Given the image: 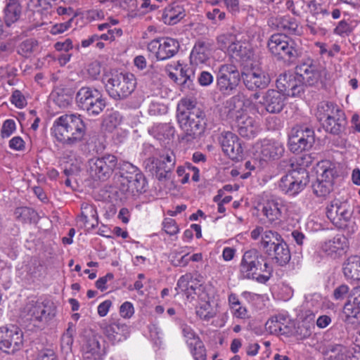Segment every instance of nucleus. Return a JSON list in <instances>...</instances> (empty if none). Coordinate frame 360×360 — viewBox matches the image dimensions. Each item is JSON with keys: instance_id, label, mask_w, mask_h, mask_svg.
<instances>
[{"instance_id": "f257e3e1", "label": "nucleus", "mask_w": 360, "mask_h": 360, "mask_svg": "<svg viewBox=\"0 0 360 360\" xmlns=\"http://www.w3.org/2000/svg\"><path fill=\"white\" fill-rule=\"evenodd\" d=\"M176 118L182 131L181 142L191 145L204 134L207 121L205 112L190 100H181V108L178 107Z\"/></svg>"}, {"instance_id": "f03ea898", "label": "nucleus", "mask_w": 360, "mask_h": 360, "mask_svg": "<svg viewBox=\"0 0 360 360\" xmlns=\"http://www.w3.org/2000/svg\"><path fill=\"white\" fill-rule=\"evenodd\" d=\"M86 127L78 114H65L58 117L51 128L52 134L63 145L72 146L82 141Z\"/></svg>"}, {"instance_id": "7ed1b4c3", "label": "nucleus", "mask_w": 360, "mask_h": 360, "mask_svg": "<svg viewBox=\"0 0 360 360\" xmlns=\"http://www.w3.org/2000/svg\"><path fill=\"white\" fill-rule=\"evenodd\" d=\"M312 163V158L304 154L297 161L299 167L284 175L278 184L279 188L285 194L295 195L301 192L309 183V174L306 167Z\"/></svg>"}, {"instance_id": "20e7f679", "label": "nucleus", "mask_w": 360, "mask_h": 360, "mask_svg": "<svg viewBox=\"0 0 360 360\" xmlns=\"http://www.w3.org/2000/svg\"><path fill=\"white\" fill-rule=\"evenodd\" d=\"M353 210L347 201L334 199L326 207V215L330 221L340 229L354 233L358 226L352 220Z\"/></svg>"}, {"instance_id": "39448f33", "label": "nucleus", "mask_w": 360, "mask_h": 360, "mask_svg": "<svg viewBox=\"0 0 360 360\" xmlns=\"http://www.w3.org/2000/svg\"><path fill=\"white\" fill-rule=\"evenodd\" d=\"M267 48L277 60L293 63L300 55L294 40L283 34H274L267 41Z\"/></svg>"}, {"instance_id": "423d86ee", "label": "nucleus", "mask_w": 360, "mask_h": 360, "mask_svg": "<svg viewBox=\"0 0 360 360\" xmlns=\"http://www.w3.org/2000/svg\"><path fill=\"white\" fill-rule=\"evenodd\" d=\"M104 83L108 95L115 100H122L128 97L136 85L134 75L129 72L112 73Z\"/></svg>"}, {"instance_id": "0eeeda50", "label": "nucleus", "mask_w": 360, "mask_h": 360, "mask_svg": "<svg viewBox=\"0 0 360 360\" xmlns=\"http://www.w3.org/2000/svg\"><path fill=\"white\" fill-rule=\"evenodd\" d=\"M258 271L269 273L273 271V268L257 250L246 251L240 264L241 276L243 278L254 279Z\"/></svg>"}, {"instance_id": "6e6552de", "label": "nucleus", "mask_w": 360, "mask_h": 360, "mask_svg": "<svg viewBox=\"0 0 360 360\" xmlns=\"http://www.w3.org/2000/svg\"><path fill=\"white\" fill-rule=\"evenodd\" d=\"M216 74L217 89L223 95L233 94L242 79L238 68L233 64L220 65Z\"/></svg>"}, {"instance_id": "1a4fd4ad", "label": "nucleus", "mask_w": 360, "mask_h": 360, "mask_svg": "<svg viewBox=\"0 0 360 360\" xmlns=\"http://www.w3.org/2000/svg\"><path fill=\"white\" fill-rule=\"evenodd\" d=\"M297 74L302 78L303 85L324 88L326 70L312 60H307L296 66Z\"/></svg>"}, {"instance_id": "9d476101", "label": "nucleus", "mask_w": 360, "mask_h": 360, "mask_svg": "<svg viewBox=\"0 0 360 360\" xmlns=\"http://www.w3.org/2000/svg\"><path fill=\"white\" fill-rule=\"evenodd\" d=\"M118 163L116 156L105 154L89 160L87 171L93 179L104 181L110 178Z\"/></svg>"}, {"instance_id": "9b49d317", "label": "nucleus", "mask_w": 360, "mask_h": 360, "mask_svg": "<svg viewBox=\"0 0 360 360\" xmlns=\"http://www.w3.org/2000/svg\"><path fill=\"white\" fill-rule=\"evenodd\" d=\"M315 141V134L307 125H296L290 131L288 140L289 149L295 153L308 150Z\"/></svg>"}, {"instance_id": "f8f14e48", "label": "nucleus", "mask_w": 360, "mask_h": 360, "mask_svg": "<svg viewBox=\"0 0 360 360\" xmlns=\"http://www.w3.org/2000/svg\"><path fill=\"white\" fill-rule=\"evenodd\" d=\"M23 346V335L20 329L15 326L0 328V350L14 354Z\"/></svg>"}, {"instance_id": "ddd939ff", "label": "nucleus", "mask_w": 360, "mask_h": 360, "mask_svg": "<svg viewBox=\"0 0 360 360\" xmlns=\"http://www.w3.org/2000/svg\"><path fill=\"white\" fill-rule=\"evenodd\" d=\"M245 86L250 91H259L266 89L270 82L269 74L259 65H252L241 73Z\"/></svg>"}, {"instance_id": "4468645a", "label": "nucleus", "mask_w": 360, "mask_h": 360, "mask_svg": "<svg viewBox=\"0 0 360 360\" xmlns=\"http://www.w3.org/2000/svg\"><path fill=\"white\" fill-rule=\"evenodd\" d=\"M180 48L179 41L171 37H161L152 40L148 50L154 53L157 59L164 60L173 57Z\"/></svg>"}, {"instance_id": "2eb2a0df", "label": "nucleus", "mask_w": 360, "mask_h": 360, "mask_svg": "<svg viewBox=\"0 0 360 360\" xmlns=\"http://www.w3.org/2000/svg\"><path fill=\"white\" fill-rule=\"evenodd\" d=\"M283 209V204L273 198L263 199L257 206L258 211L261 212L266 221L271 224H279L281 221Z\"/></svg>"}, {"instance_id": "dca6fc26", "label": "nucleus", "mask_w": 360, "mask_h": 360, "mask_svg": "<svg viewBox=\"0 0 360 360\" xmlns=\"http://www.w3.org/2000/svg\"><path fill=\"white\" fill-rule=\"evenodd\" d=\"M285 96L280 90L268 89L262 97L259 103L264 107L266 112L280 113L285 105Z\"/></svg>"}, {"instance_id": "f3484780", "label": "nucleus", "mask_w": 360, "mask_h": 360, "mask_svg": "<svg viewBox=\"0 0 360 360\" xmlns=\"http://www.w3.org/2000/svg\"><path fill=\"white\" fill-rule=\"evenodd\" d=\"M256 147V152L260 160L264 162L278 160L283 156L285 150L282 143L271 139L262 140Z\"/></svg>"}, {"instance_id": "a211bd4d", "label": "nucleus", "mask_w": 360, "mask_h": 360, "mask_svg": "<svg viewBox=\"0 0 360 360\" xmlns=\"http://www.w3.org/2000/svg\"><path fill=\"white\" fill-rule=\"evenodd\" d=\"M100 328L108 340L113 344L126 340L129 334L128 326L120 321H103Z\"/></svg>"}, {"instance_id": "6ab92c4d", "label": "nucleus", "mask_w": 360, "mask_h": 360, "mask_svg": "<svg viewBox=\"0 0 360 360\" xmlns=\"http://www.w3.org/2000/svg\"><path fill=\"white\" fill-rule=\"evenodd\" d=\"M327 360H360V346L347 347L342 345H330L324 352Z\"/></svg>"}, {"instance_id": "aec40b11", "label": "nucleus", "mask_w": 360, "mask_h": 360, "mask_svg": "<svg viewBox=\"0 0 360 360\" xmlns=\"http://www.w3.org/2000/svg\"><path fill=\"white\" fill-rule=\"evenodd\" d=\"M25 310L31 320H47L55 316V307L51 302L31 301L26 304Z\"/></svg>"}, {"instance_id": "412c9836", "label": "nucleus", "mask_w": 360, "mask_h": 360, "mask_svg": "<svg viewBox=\"0 0 360 360\" xmlns=\"http://www.w3.org/2000/svg\"><path fill=\"white\" fill-rule=\"evenodd\" d=\"M278 87L281 91H284V94L295 97L300 96L304 92V85L300 75L295 74L284 75L277 80Z\"/></svg>"}, {"instance_id": "4be33fe9", "label": "nucleus", "mask_w": 360, "mask_h": 360, "mask_svg": "<svg viewBox=\"0 0 360 360\" xmlns=\"http://www.w3.org/2000/svg\"><path fill=\"white\" fill-rule=\"evenodd\" d=\"M223 151L231 159H236L243 153L241 144L238 136L231 132L226 131L221 134L219 137Z\"/></svg>"}, {"instance_id": "5701e85b", "label": "nucleus", "mask_w": 360, "mask_h": 360, "mask_svg": "<svg viewBox=\"0 0 360 360\" xmlns=\"http://www.w3.org/2000/svg\"><path fill=\"white\" fill-rule=\"evenodd\" d=\"M348 248V242L346 237L342 235H336L322 245V250L332 258L336 259L341 257Z\"/></svg>"}, {"instance_id": "b1692460", "label": "nucleus", "mask_w": 360, "mask_h": 360, "mask_svg": "<svg viewBox=\"0 0 360 360\" xmlns=\"http://www.w3.org/2000/svg\"><path fill=\"white\" fill-rule=\"evenodd\" d=\"M118 186L120 191L127 195H136L146 191L147 181L143 173H138L130 180L124 179L122 185Z\"/></svg>"}, {"instance_id": "393cba45", "label": "nucleus", "mask_w": 360, "mask_h": 360, "mask_svg": "<svg viewBox=\"0 0 360 360\" xmlns=\"http://www.w3.org/2000/svg\"><path fill=\"white\" fill-rule=\"evenodd\" d=\"M212 55V44L206 41L198 40L195 42L190 54L191 64L196 65L206 63Z\"/></svg>"}, {"instance_id": "a878e982", "label": "nucleus", "mask_w": 360, "mask_h": 360, "mask_svg": "<svg viewBox=\"0 0 360 360\" xmlns=\"http://www.w3.org/2000/svg\"><path fill=\"white\" fill-rule=\"evenodd\" d=\"M144 167L146 170L150 172L153 175L159 180L162 181L169 178V174L173 169L167 170L166 169L165 161L160 158L151 157L147 158L144 162Z\"/></svg>"}, {"instance_id": "bb28decb", "label": "nucleus", "mask_w": 360, "mask_h": 360, "mask_svg": "<svg viewBox=\"0 0 360 360\" xmlns=\"http://www.w3.org/2000/svg\"><path fill=\"white\" fill-rule=\"evenodd\" d=\"M321 125L326 131L333 135L340 136L345 132L347 125L345 112L342 110L340 111L322 122Z\"/></svg>"}, {"instance_id": "cd10ccee", "label": "nucleus", "mask_w": 360, "mask_h": 360, "mask_svg": "<svg viewBox=\"0 0 360 360\" xmlns=\"http://www.w3.org/2000/svg\"><path fill=\"white\" fill-rule=\"evenodd\" d=\"M279 266L288 264L291 258L290 252L287 243L282 238L271 249L266 252Z\"/></svg>"}, {"instance_id": "c85d7f7f", "label": "nucleus", "mask_w": 360, "mask_h": 360, "mask_svg": "<svg viewBox=\"0 0 360 360\" xmlns=\"http://www.w3.org/2000/svg\"><path fill=\"white\" fill-rule=\"evenodd\" d=\"M237 125L238 134L244 138H254L258 132V124L251 117L240 116L237 119Z\"/></svg>"}, {"instance_id": "c756f323", "label": "nucleus", "mask_w": 360, "mask_h": 360, "mask_svg": "<svg viewBox=\"0 0 360 360\" xmlns=\"http://www.w3.org/2000/svg\"><path fill=\"white\" fill-rule=\"evenodd\" d=\"M343 313L347 318H358L360 314V286L354 288L345 304Z\"/></svg>"}, {"instance_id": "7c9ffc66", "label": "nucleus", "mask_w": 360, "mask_h": 360, "mask_svg": "<svg viewBox=\"0 0 360 360\" xmlns=\"http://www.w3.org/2000/svg\"><path fill=\"white\" fill-rule=\"evenodd\" d=\"M186 15L185 10L179 4H172L167 6L162 15V20L165 24L174 25L177 24Z\"/></svg>"}, {"instance_id": "2f4dec72", "label": "nucleus", "mask_w": 360, "mask_h": 360, "mask_svg": "<svg viewBox=\"0 0 360 360\" xmlns=\"http://www.w3.org/2000/svg\"><path fill=\"white\" fill-rule=\"evenodd\" d=\"M340 108L335 103L323 101L318 103L316 110V117L321 124L327 119L334 116L341 111Z\"/></svg>"}, {"instance_id": "473e14b6", "label": "nucleus", "mask_w": 360, "mask_h": 360, "mask_svg": "<svg viewBox=\"0 0 360 360\" xmlns=\"http://www.w3.org/2000/svg\"><path fill=\"white\" fill-rule=\"evenodd\" d=\"M117 169H118V172L115 174V176L117 178V181L119 185H122L124 179L130 180L137 176L138 173H142L137 167L126 161L120 162Z\"/></svg>"}, {"instance_id": "72a5a7b5", "label": "nucleus", "mask_w": 360, "mask_h": 360, "mask_svg": "<svg viewBox=\"0 0 360 360\" xmlns=\"http://www.w3.org/2000/svg\"><path fill=\"white\" fill-rule=\"evenodd\" d=\"M342 270L347 280L360 281V257H349L344 264Z\"/></svg>"}, {"instance_id": "f704fd0d", "label": "nucleus", "mask_w": 360, "mask_h": 360, "mask_svg": "<svg viewBox=\"0 0 360 360\" xmlns=\"http://www.w3.org/2000/svg\"><path fill=\"white\" fill-rule=\"evenodd\" d=\"M4 20L7 26L17 22L22 15V6L16 0H9L4 8Z\"/></svg>"}, {"instance_id": "c9c22d12", "label": "nucleus", "mask_w": 360, "mask_h": 360, "mask_svg": "<svg viewBox=\"0 0 360 360\" xmlns=\"http://www.w3.org/2000/svg\"><path fill=\"white\" fill-rule=\"evenodd\" d=\"M229 53H231L233 57H238L243 60H247L252 55L249 43L238 40L237 39H236L233 44L231 45V49H229Z\"/></svg>"}, {"instance_id": "e433bc0d", "label": "nucleus", "mask_w": 360, "mask_h": 360, "mask_svg": "<svg viewBox=\"0 0 360 360\" xmlns=\"http://www.w3.org/2000/svg\"><path fill=\"white\" fill-rule=\"evenodd\" d=\"M99 92L98 89L89 86L80 88L77 92L75 97L77 106L84 110L89 105L90 101L94 99L96 93Z\"/></svg>"}, {"instance_id": "4c0bfd02", "label": "nucleus", "mask_w": 360, "mask_h": 360, "mask_svg": "<svg viewBox=\"0 0 360 360\" xmlns=\"http://www.w3.org/2000/svg\"><path fill=\"white\" fill-rule=\"evenodd\" d=\"M14 217L17 221L22 224H32L36 222L38 218L37 212L28 207H19L14 211Z\"/></svg>"}, {"instance_id": "58836bf2", "label": "nucleus", "mask_w": 360, "mask_h": 360, "mask_svg": "<svg viewBox=\"0 0 360 360\" xmlns=\"http://www.w3.org/2000/svg\"><path fill=\"white\" fill-rule=\"evenodd\" d=\"M80 220L84 224H90L91 228L98 225V213L96 207L87 203L82 205Z\"/></svg>"}, {"instance_id": "ea45409f", "label": "nucleus", "mask_w": 360, "mask_h": 360, "mask_svg": "<svg viewBox=\"0 0 360 360\" xmlns=\"http://www.w3.org/2000/svg\"><path fill=\"white\" fill-rule=\"evenodd\" d=\"M82 350L86 359L93 357L96 359L101 354L100 343L96 337H91L86 340L82 345Z\"/></svg>"}, {"instance_id": "a19ab883", "label": "nucleus", "mask_w": 360, "mask_h": 360, "mask_svg": "<svg viewBox=\"0 0 360 360\" xmlns=\"http://www.w3.org/2000/svg\"><path fill=\"white\" fill-rule=\"evenodd\" d=\"M277 27L279 30L285 32L288 34H296L298 29L297 20L289 16H282L276 18Z\"/></svg>"}, {"instance_id": "79ce46f5", "label": "nucleus", "mask_w": 360, "mask_h": 360, "mask_svg": "<svg viewBox=\"0 0 360 360\" xmlns=\"http://www.w3.org/2000/svg\"><path fill=\"white\" fill-rule=\"evenodd\" d=\"M195 79V70L191 66H181L179 71V84L184 89H190Z\"/></svg>"}, {"instance_id": "37998d69", "label": "nucleus", "mask_w": 360, "mask_h": 360, "mask_svg": "<svg viewBox=\"0 0 360 360\" xmlns=\"http://www.w3.org/2000/svg\"><path fill=\"white\" fill-rule=\"evenodd\" d=\"M106 105L105 100L103 98L101 92L96 93L93 100H91L89 105L84 110L89 115H98L105 108Z\"/></svg>"}, {"instance_id": "c03bdc74", "label": "nucleus", "mask_w": 360, "mask_h": 360, "mask_svg": "<svg viewBox=\"0 0 360 360\" xmlns=\"http://www.w3.org/2000/svg\"><path fill=\"white\" fill-rule=\"evenodd\" d=\"M39 44L34 39H28L22 41L18 47V53L25 58H29L38 52Z\"/></svg>"}, {"instance_id": "a18cd8bd", "label": "nucleus", "mask_w": 360, "mask_h": 360, "mask_svg": "<svg viewBox=\"0 0 360 360\" xmlns=\"http://www.w3.org/2000/svg\"><path fill=\"white\" fill-rule=\"evenodd\" d=\"M282 237L277 232L272 231H266L262 235L261 246L266 252L271 249L274 245H276Z\"/></svg>"}, {"instance_id": "49530a36", "label": "nucleus", "mask_w": 360, "mask_h": 360, "mask_svg": "<svg viewBox=\"0 0 360 360\" xmlns=\"http://www.w3.org/2000/svg\"><path fill=\"white\" fill-rule=\"evenodd\" d=\"M181 328L182 335L188 347L202 342L199 335L195 332L191 326L187 324H183L181 325Z\"/></svg>"}, {"instance_id": "de8ad7c7", "label": "nucleus", "mask_w": 360, "mask_h": 360, "mask_svg": "<svg viewBox=\"0 0 360 360\" xmlns=\"http://www.w3.org/2000/svg\"><path fill=\"white\" fill-rule=\"evenodd\" d=\"M334 173V169L325 165L324 163L317 165L316 179L320 181H328L333 184Z\"/></svg>"}, {"instance_id": "09e8293b", "label": "nucleus", "mask_w": 360, "mask_h": 360, "mask_svg": "<svg viewBox=\"0 0 360 360\" xmlns=\"http://www.w3.org/2000/svg\"><path fill=\"white\" fill-rule=\"evenodd\" d=\"M314 193L318 197H326L333 189V183L316 181L312 184Z\"/></svg>"}, {"instance_id": "8fccbe9b", "label": "nucleus", "mask_w": 360, "mask_h": 360, "mask_svg": "<svg viewBox=\"0 0 360 360\" xmlns=\"http://www.w3.org/2000/svg\"><path fill=\"white\" fill-rule=\"evenodd\" d=\"M314 328V323L302 321L295 329V335L301 340L307 338L311 335Z\"/></svg>"}, {"instance_id": "3c124183", "label": "nucleus", "mask_w": 360, "mask_h": 360, "mask_svg": "<svg viewBox=\"0 0 360 360\" xmlns=\"http://www.w3.org/2000/svg\"><path fill=\"white\" fill-rule=\"evenodd\" d=\"M279 320L285 321L286 317L283 315H278L271 317L265 324L266 330L271 334L279 335V332L281 331V327H278Z\"/></svg>"}, {"instance_id": "603ef678", "label": "nucleus", "mask_w": 360, "mask_h": 360, "mask_svg": "<svg viewBox=\"0 0 360 360\" xmlns=\"http://www.w3.org/2000/svg\"><path fill=\"white\" fill-rule=\"evenodd\" d=\"M236 37L234 34L226 33L219 35L217 39V42L219 46V49L227 51H229L231 49V45L233 44L236 41Z\"/></svg>"}, {"instance_id": "864d4df0", "label": "nucleus", "mask_w": 360, "mask_h": 360, "mask_svg": "<svg viewBox=\"0 0 360 360\" xmlns=\"http://www.w3.org/2000/svg\"><path fill=\"white\" fill-rule=\"evenodd\" d=\"M197 316L204 321H209L215 316V312L212 309L209 302H205L200 305L196 310Z\"/></svg>"}, {"instance_id": "5fc2aeb1", "label": "nucleus", "mask_w": 360, "mask_h": 360, "mask_svg": "<svg viewBox=\"0 0 360 360\" xmlns=\"http://www.w3.org/2000/svg\"><path fill=\"white\" fill-rule=\"evenodd\" d=\"M191 274H187L183 275L180 277V278L177 281L176 290H178V293L184 292L187 298H189L191 296V292H189L188 286L191 285L190 280L191 279Z\"/></svg>"}, {"instance_id": "6e6d98bb", "label": "nucleus", "mask_w": 360, "mask_h": 360, "mask_svg": "<svg viewBox=\"0 0 360 360\" xmlns=\"http://www.w3.org/2000/svg\"><path fill=\"white\" fill-rule=\"evenodd\" d=\"M188 349L194 360H206V349L202 341L189 347Z\"/></svg>"}, {"instance_id": "4d7b16f0", "label": "nucleus", "mask_w": 360, "mask_h": 360, "mask_svg": "<svg viewBox=\"0 0 360 360\" xmlns=\"http://www.w3.org/2000/svg\"><path fill=\"white\" fill-rule=\"evenodd\" d=\"M52 96L53 102L60 108H65L70 104V97L68 95L63 94V90L53 93Z\"/></svg>"}, {"instance_id": "13d9d810", "label": "nucleus", "mask_w": 360, "mask_h": 360, "mask_svg": "<svg viewBox=\"0 0 360 360\" xmlns=\"http://www.w3.org/2000/svg\"><path fill=\"white\" fill-rule=\"evenodd\" d=\"M56 0H30L29 6L37 10V11H48L51 8L53 3Z\"/></svg>"}, {"instance_id": "bf43d9fd", "label": "nucleus", "mask_w": 360, "mask_h": 360, "mask_svg": "<svg viewBox=\"0 0 360 360\" xmlns=\"http://www.w3.org/2000/svg\"><path fill=\"white\" fill-rule=\"evenodd\" d=\"M15 130V122L8 119L4 122L1 129V136L3 139L9 137Z\"/></svg>"}, {"instance_id": "052dcab7", "label": "nucleus", "mask_w": 360, "mask_h": 360, "mask_svg": "<svg viewBox=\"0 0 360 360\" xmlns=\"http://www.w3.org/2000/svg\"><path fill=\"white\" fill-rule=\"evenodd\" d=\"M11 101L18 108H22L27 104L26 99L19 90H15L11 97Z\"/></svg>"}, {"instance_id": "680f3d73", "label": "nucleus", "mask_w": 360, "mask_h": 360, "mask_svg": "<svg viewBox=\"0 0 360 360\" xmlns=\"http://www.w3.org/2000/svg\"><path fill=\"white\" fill-rule=\"evenodd\" d=\"M86 73L88 77L92 80L98 79L101 74V65L98 62L94 61L87 65Z\"/></svg>"}, {"instance_id": "e2e57ef3", "label": "nucleus", "mask_w": 360, "mask_h": 360, "mask_svg": "<svg viewBox=\"0 0 360 360\" xmlns=\"http://www.w3.org/2000/svg\"><path fill=\"white\" fill-rule=\"evenodd\" d=\"M160 158H162L166 163V169H173L174 168L176 164V156L173 151L167 150L160 155Z\"/></svg>"}, {"instance_id": "0e129e2a", "label": "nucleus", "mask_w": 360, "mask_h": 360, "mask_svg": "<svg viewBox=\"0 0 360 360\" xmlns=\"http://www.w3.org/2000/svg\"><path fill=\"white\" fill-rule=\"evenodd\" d=\"M18 75V69L12 66L0 67V80L8 79Z\"/></svg>"}, {"instance_id": "69168bd1", "label": "nucleus", "mask_w": 360, "mask_h": 360, "mask_svg": "<svg viewBox=\"0 0 360 360\" xmlns=\"http://www.w3.org/2000/svg\"><path fill=\"white\" fill-rule=\"evenodd\" d=\"M163 229L170 236L175 235L179 232V227L176 221L169 218L166 219L163 222Z\"/></svg>"}, {"instance_id": "338daca9", "label": "nucleus", "mask_w": 360, "mask_h": 360, "mask_svg": "<svg viewBox=\"0 0 360 360\" xmlns=\"http://www.w3.org/2000/svg\"><path fill=\"white\" fill-rule=\"evenodd\" d=\"M352 31V27L345 20H341L335 28V33L340 35H348Z\"/></svg>"}, {"instance_id": "774afa93", "label": "nucleus", "mask_w": 360, "mask_h": 360, "mask_svg": "<svg viewBox=\"0 0 360 360\" xmlns=\"http://www.w3.org/2000/svg\"><path fill=\"white\" fill-rule=\"evenodd\" d=\"M349 291V288L346 284H342L333 291V297L336 300H342L346 297Z\"/></svg>"}]
</instances>
